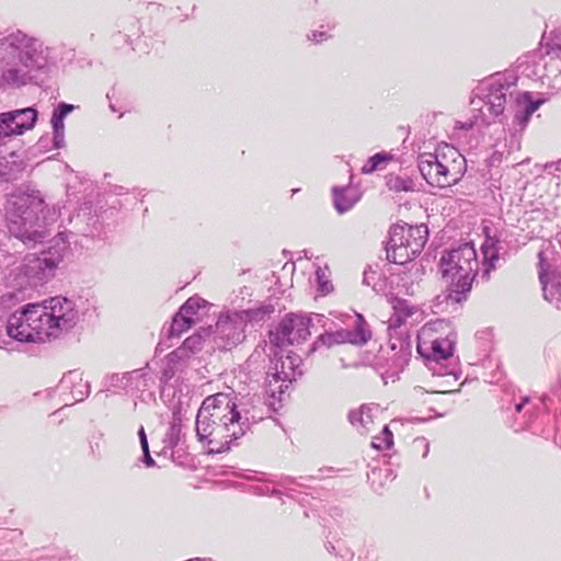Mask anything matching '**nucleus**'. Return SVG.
I'll return each mask as SVG.
<instances>
[{"mask_svg": "<svg viewBox=\"0 0 561 561\" xmlns=\"http://www.w3.org/2000/svg\"><path fill=\"white\" fill-rule=\"evenodd\" d=\"M49 48L27 34L16 31L0 39V87L27 85L48 68Z\"/></svg>", "mask_w": 561, "mask_h": 561, "instance_id": "nucleus-1", "label": "nucleus"}, {"mask_svg": "<svg viewBox=\"0 0 561 561\" xmlns=\"http://www.w3.org/2000/svg\"><path fill=\"white\" fill-rule=\"evenodd\" d=\"M239 421L234 398L219 392L203 401L196 417V433L202 442H207L210 453H220L243 434Z\"/></svg>", "mask_w": 561, "mask_h": 561, "instance_id": "nucleus-2", "label": "nucleus"}, {"mask_svg": "<svg viewBox=\"0 0 561 561\" xmlns=\"http://www.w3.org/2000/svg\"><path fill=\"white\" fill-rule=\"evenodd\" d=\"M514 80L508 81L504 76L493 77L486 87L474 90L471 99L472 118L468 123L455 122L451 138H459V129L480 128L490 125L493 119L504 114L507 98H512Z\"/></svg>", "mask_w": 561, "mask_h": 561, "instance_id": "nucleus-3", "label": "nucleus"}, {"mask_svg": "<svg viewBox=\"0 0 561 561\" xmlns=\"http://www.w3.org/2000/svg\"><path fill=\"white\" fill-rule=\"evenodd\" d=\"M439 268L447 284V299L456 304L466 300L478 272L473 245L465 243L443 254Z\"/></svg>", "mask_w": 561, "mask_h": 561, "instance_id": "nucleus-4", "label": "nucleus"}, {"mask_svg": "<svg viewBox=\"0 0 561 561\" xmlns=\"http://www.w3.org/2000/svg\"><path fill=\"white\" fill-rule=\"evenodd\" d=\"M44 201L38 192L12 194L5 206L10 232L24 243L36 242L42 234L35 229L44 213Z\"/></svg>", "mask_w": 561, "mask_h": 561, "instance_id": "nucleus-5", "label": "nucleus"}, {"mask_svg": "<svg viewBox=\"0 0 561 561\" xmlns=\"http://www.w3.org/2000/svg\"><path fill=\"white\" fill-rule=\"evenodd\" d=\"M26 306L37 342H46L51 337H58L72 324L75 312L71 301L66 298L53 297L41 304H28Z\"/></svg>", "mask_w": 561, "mask_h": 561, "instance_id": "nucleus-6", "label": "nucleus"}, {"mask_svg": "<svg viewBox=\"0 0 561 561\" xmlns=\"http://www.w3.org/2000/svg\"><path fill=\"white\" fill-rule=\"evenodd\" d=\"M427 237L428 231L425 225H392L386 244L387 260L400 265L411 262L424 249Z\"/></svg>", "mask_w": 561, "mask_h": 561, "instance_id": "nucleus-7", "label": "nucleus"}, {"mask_svg": "<svg viewBox=\"0 0 561 561\" xmlns=\"http://www.w3.org/2000/svg\"><path fill=\"white\" fill-rule=\"evenodd\" d=\"M312 318L305 313L285 314L275 331L270 333V342L278 347L300 345L311 336Z\"/></svg>", "mask_w": 561, "mask_h": 561, "instance_id": "nucleus-8", "label": "nucleus"}, {"mask_svg": "<svg viewBox=\"0 0 561 561\" xmlns=\"http://www.w3.org/2000/svg\"><path fill=\"white\" fill-rule=\"evenodd\" d=\"M417 352L427 360L439 363L454 354V342L433 324L424 325L417 335Z\"/></svg>", "mask_w": 561, "mask_h": 561, "instance_id": "nucleus-9", "label": "nucleus"}, {"mask_svg": "<svg viewBox=\"0 0 561 561\" xmlns=\"http://www.w3.org/2000/svg\"><path fill=\"white\" fill-rule=\"evenodd\" d=\"M419 169L426 182L436 187H449L458 183L459 178L448 165L437 160L431 153H423L419 158Z\"/></svg>", "mask_w": 561, "mask_h": 561, "instance_id": "nucleus-10", "label": "nucleus"}, {"mask_svg": "<svg viewBox=\"0 0 561 561\" xmlns=\"http://www.w3.org/2000/svg\"><path fill=\"white\" fill-rule=\"evenodd\" d=\"M37 121L34 107L10 111L0 114V138L21 136L31 130Z\"/></svg>", "mask_w": 561, "mask_h": 561, "instance_id": "nucleus-11", "label": "nucleus"}, {"mask_svg": "<svg viewBox=\"0 0 561 561\" xmlns=\"http://www.w3.org/2000/svg\"><path fill=\"white\" fill-rule=\"evenodd\" d=\"M27 306L20 313L12 314L7 324L9 336L21 342H37L34 325L31 324Z\"/></svg>", "mask_w": 561, "mask_h": 561, "instance_id": "nucleus-12", "label": "nucleus"}, {"mask_svg": "<svg viewBox=\"0 0 561 561\" xmlns=\"http://www.w3.org/2000/svg\"><path fill=\"white\" fill-rule=\"evenodd\" d=\"M431 156L437 157L439 162L444 163V165H448L451 171H455V174L459 179L461 178L465 171V159L453 145L449 142H440L435 152L431 153Z\"/></svg>", "mask_w": 561, "mask_h": 561, "instance_id": "nucleus-13", "label": "nucleus"}, {"mask_svg": "<svg viewBox=\"0 0 561 561\" xmlns=\"http://www.w3.org/2000/svg\"><path fill=\"white\" fill-rule=\"evenodd\" d=\"M546 102L543 98L534 99L529 92L523 93L517 98L519 110L515 114V119L519 125L525 126L529 117Z\"/></svg>", "mask_w": 561, "mask_h": 561, "instance_id": "nucleus-14", "label": "nucleus"}, {"mask_svg": "<svg viewBox=\"0 0 561 561\" xmlns=\"http://www.w3.org/2000/svg\"><path fill=\"white\" fill-rule=\"evenodd\" d=\"M346 343L355 344V345H364L366 344L370 337L371 332L369 330L368 323L365 321L364 317L359 313L356 314V320L353 330H343Z\"/></svg>", "mask_w": 561, "mask_h": 561, "instance_id": "nucleus-15", "label": "nucleus"}, {"mask_svg": "<svg viewBox=\"0 0 561 561\" xmlns=\"http://www.w3.org/2000/svg\"><path fill=\"white\" fill-rule=\"evenodd\" d=\"M75 106L67 103H59L54 110L50 124L53 128V140H64L65 138V125L64 121L68 114L73 111Z\"/></svg>", "mask_w": 561, "mask_h": 561, "instance_id": "nucleus-16", "label": "nucleus"}, {"mask_svg": "<svg viewBox=\"0 0 561 561\" xmlns=\"http://www.w3.org/2000/svg\"><path fill=\"white\" fill-rule=\"evenodd\" d=\"M391 305L393 309V322L397 327L405 323L408 319L420 314L419 309L405 299L393 298Z\"/></svg>", "mask_w": 561, "mask_h": 561, "instance_id": "nucleus-17", "label": "nucleus"}, {"mask_svg": "<svg viewBox=\"0 0 561 561\" xmlns=\"http://www.w3.org/2000/svg\"><path fill=\"white\" fill-rule=\"evenodd\" d=\"M210 305L199 297H191L180 308L182 313L188 316L194 323H198L206 316Z\"/></svg>", "mask_w": 561, "mask_h": 561, "instance_id": "nucleus-18", "label": "nucleus"}, {"mask_svg": "<svg viewBox=\"0 0 561 561\" xmlns=\"http://www.w3.org/2000/svg\"><path fill=\"white\" fill-rule=\"evenodd\" d=\"M392 161L394 156L387 151H380L371 156L362 167L363 173H373L385 170Z\"/></svg>", "mask_w": 561, "mask_h": 561, "instance_id": "nucleus-19", "label": "nucleus"}, {"mask_svg": "<svg viewBox=\"0 0 561 561\" xmlns=\"http://www.w3.org/2000/svg\"><path fill=\"white\" fill-rule=\"evenodd\" d=\"M195 323L191 320V318L181 310L173 317L172 323L170 325V335L172 336H181L184 332L191 329Z\"/></svg>", "mask_w": 561, "mask_h": 561, "instance_id": "nucleus-20", "label": "nucleus"}, {"mask_svg": "<svg viewBox=\"0 0 561 561\" xmlns=\"http://www.w3.org/2000/svg\"><path fill=\"white\" fill-rule=\"evenodd\" d=\"M353 424L358 426L363 434H368L374 428V420L369 409L362 408L353 415Z\"/></svg>", "mask_w": 561, "mask_h": 561, "instance_id": "nucleus-21", "label": "nucleus"}, {"mask_svg": "<svg viewBox=\"0 0 561 561\" xmlns=\"http://www.w3.org/2000/svg\"><path fill=\"white\" fill-rule=\"evenodd\" d=\"M371 446H373V448H375L377 450L389 449L393 446V434L388 428L387 425L382 426V430H381L379 436H376L373 438Z\"/></svg>", "mask_w": 561, "mask_h": 561, "instance_id": "nucleus-22", "label": "nucleus"}, {"mask_svg": "<svg viewBox=\"0 0 561 561\" xmlns=\"http://www.w3.org/2000/svg\"><path fill=\"white\" fill-rule=\"evenodd\" d=\"M343 343H346V341H345V336H344V331L341 330V331H336V332H332V333L321 334L317 339L314 344L316 345L321 344V345L331 347L333 345L343 344Z\"/></svg>", "mask_w": 561, "mask_h": 561, "instance_id": "nucleus-23", "label": "nucleus"}, {"mask_svg": "<svg viewBox=\"0 0 561 561\" xmlns=\"http://www.w3.org/2000/svg\"><path fill=\"white\" fill-rule=\"evenodd\" d=\"M348 191H334V205L339 213H344L351 208L353 201L347 198Z\"/></svg>", "mask_w": 561, "mask_h": 561, "instance_id": "nucleus-24", "label": "nucleus"}, {"mask_svg": "<svg viewBox=\"0 0 561 561\" xmlns=\"http://www.w3.org/2000/svg\"><path fill=\"white\" fill-rule=\"evenodd\" d=\"M183 346L191 351L199 350L202 346V336L199 334H194L187 337L184 341Z\"/></svg>", "mask_w": 561, "mask_h": 561, "instance_id": "nucleus-25", "label": "nucleus"}, {"mask_svg": "<svg viewBox=\"0 0 561 561\" xmlns=\"http://www.w3.org/2000/svg\"><path fill=\"white\" fill-rule=\"evenodd\" d=\"M328 38H329V35L322 31H313L310 35H308V39L316 42V43H321Z\"/></svg>", "mask_w": 561, "mask_h": 561, "instance_id": "nucleus-26", "label": "nucleus"}, {"mask_svg": "<svg viewBox=\"0 0 561 561\" xmlns=\"http://www.w3.org/2000/svg\"><path fill=\"white\" fill-rule=\"evenodd\" d=\"M494 248H495V241L492 238L488 237L485 243L482 247L485 256L490 255L491 259H494L495 254L494 253L490 254V250H494Z\"/></svg>", "mask_w": 561, "mask_h": 561, "instance_id": "nucleus-27", "label": "nucleus"}, {"mask_svg": "<svg viewBox=\"0 0 561 561\" xmlns=\"http://www.w3.org/2000/svg\"><path fill=\"white\" fill-rule=\"evenodd\" d=\"M139 437H140V443H141V448L144 450V454H145V456H148L149 446H148V442H147V437H146L144 427H141L139 431Z\"/></svg>", "mask_w": 561, "mask_h": 561, "instance_id": "nucleus-28", "label": "nucleus"}, {"mask_svg": "<svg viewBox=\"0 0 561 561\" xmlns=\"http://www.w3.org/2000/svg\"><path fill=\"white\" fill-rule=\"evenodd\" d=\"M229 320H230V317H226L225 319H220L218 322H217V330L224 332L226 331V327L229 324Z\"/></svg>", "mask_w": 561, "mask_h": 561, "instance_id": "nucleus-29", "label": "nucleus"}, {"mask_svg": "<svg viewBox=\"0 0 561 561\" xmlns=\"http://www.w3.org/2000/svg\"><path fill=\"white\" fill-rule=\"evenodd\" d=\"M546 276H547V275H546V273H545V272H540V274H539V279H540V282H541V284H542V286H543V290L546 289V285H547Z\"/></svg>", "mask_w": 561, "mask_h": 561, "instance_id": "nucleus-30", "label": "nucleus"}, {"mask_svg": "<svg viewBox=\"0 0 561 561\" xmlns=\"http://www.w3.org/2000/svg\"><path fill=\"white\" fill-rule=\"evenodd\" d=\"M145 457H146V460H147V463H148V465L153 463V460H152V458L150 457V455H149V454H148V456H145Z\"/></svg>", "mask_w": 561, "mask_h": 561, "instance_id": "nucleus-31", "label": "nucleus"}, {"mask_svg": "<svg viewBox=\"0 0 561 561\" xmlns=\"http://www.w3.org/2000/svg\"><path fill=\"white\" fill-rule=\"evenodd\" d=\"M516 410L519 412V411L522 410V404H518V405L516 407Z\"/></svg>", "mask_w": 561, "mask_h": 561, "instance_id": "nucleus-32", "label": "nucleus"}]
</instances>
